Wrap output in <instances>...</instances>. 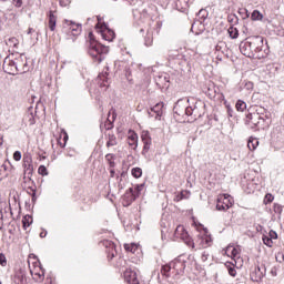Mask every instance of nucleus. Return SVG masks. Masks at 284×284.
Segmentation results:
<instances>
[{
    "label": "nucleus",
    "mask_w": 284,
    "mask_h": 284,
    "mask_svg": "<svg viewBox=\"0 0 284 284\" xmlns=\"http://www.w3.org/2000/svg\"><path fill=\"white\" fill-rule=\"evenodd\" d=\"M187 260L185 256L181 255L171 263L162 266L161 274L166 278H179L183 272H185V267H187Z\"/></svg>",
    "instance_id": "obj_1"
},
{
    "label": "nucleus",
    "mask_w": 284,
    "mask_h": 284,
    "mask_svg": "<svg viewBox=\"0 0 284 284\" xmlns=\"http://www.w3.org/2000/svg\"><path fill=\"white\" fill-rule=\"evenodd\" d=\"M17 61H23L22 64H19L18 62H14L10 57H7L3 60L2 69L6 72V74H11L14 77V74H26L28 72V60L26 55H20Z\"/></svg>",
    "instance_id": "obj_2"
},
{
    "label": "nucleus",
    "mask_w": 284,
    "mask_h": 284,
    "mask_svg": "<svg viewBox=\"0 0 284 284\" xmlns=\"http://www.w3.org/2000/svg\"><path fill=\"white\" fill-rule=\"evenodd\" d=\"M108 52H110L108 47L101 44L97 40H91L89 42L88 53L95 63H101L104 61L105 57H108Z\"/></svg>",
    "instance_id": "obj_3"
},
{
    "label": "nucleus",
    "mask_w": 284,
    "mask_h": 284,
    "mask_svg": "<svg viewBox=\"0 0 284 284\" xmlns=\"http://www.w3.org/2000/svg\"><path fill=\"white\" fill-rule=\"evenodd\" d=\"M189 105L185 106L184 114L186 116H192L194 121L196 119H201L203 114H205V102L201 100H196L194 98H191L187 100Z\"/></svg>",
    "instance_id": "obj_4"
},
{
    "label": "nucleus",
    "mask_w": 284,
    "mask_h": 284,
    "mask_svg": "<svg viewBox=\"0 0 284 284\" xmlns=\"http://www.w3.org/2000/svg\"><path fill=\"white\" fill-rule=\"evenodd\" d=\"M252 43H263V37L254 36L248 38L247 41H243L240 43V52L248 59H252V57H254L252 53Z\"/></svg>",
    "instance_id": "obj_5"
},
{
    "label": "nucleus",
    "mask_w": 284,
    "mask_h": 284,
    "mask_svg": "<svg viewBox=\"0 0 284 284\" xmlns=\"http://www.w3.org/2000/svg\"><path fill=\"white\" fill-rule=\"evenodd\" d=\"M234 205V197L231 196L230 194H222L219 195L217 201H216V210L219 212H225L230 210Z\"/></svg>",
    "instance_id": "obj_6"
},
{
    "label": "nucleus",
    "mask_w": 284,
    "mask_h": 284,
    "mask_svg": "<svg viewBox=\"0 0 284 284\" xmlns=\"http://www.w3.org/2000/svg\"><path fill=\"white\" fill-rule=\"evenodd\" d=\"M175 236H178V239H181L182 241H184L185 245H187V247H192V250H194V241L192 240V237H190V234L187 233V231H185V227H183L182 225H179L175 229Z\"/></svg>",
    "instance_id": "obj_7"
},
{
    "label": "nucleus",
    "mask_w": 284,
    "mask_h": 284,
    "mask_svg": "<svg viewBox=\"0 0 284 284\" xmlns=\"http://www.w3.org/2000/svg\"><path fill=\"white\" fill-rule=\"evenodd\" d=\"M63 30L64 32H67V34H72V37H79V34H81L82 26L80 23L67 20Z\"/></svg>",
    "instance_id": "obj_8"
},
{
    "label": "nucleus",
    "mask_w": 284,
    "mask_h": 284,
    "mask_svg": "<svg viewBox=\"0 0 284 284\" xmlns=\"http://www.w3.org/2000/svg\"><path fill=\"white\" fill-rule=\"evenodd\" d=\"M34 171V168L32 166V160H24V183L27 185H34V181H32V172Z\"/></svg>",
    "instance_id": "obj_9"
},
{
    "label": "nucleus",
    "mask_w": 284,
    "mask_h": 284,
    "mask_svg": "<svg viewBox=\"0 0 284 284\" xmlns=\"http://www.w3.org/2000/svg\"><path fill=\"white\" fill-rule=\"evenodd\" d=\"M265 274H267V268L264 264L255 266L254 271L251 273V278L255 283H258L263 281L265 277Z\"/></svg>",
    "instance_id": "obj_10"
},
{
    "label": "nucleus",
    "mask_w": 284,
    "mask_h": 284,
    "mask_svg": "<svg viewBox=\"0 0 284 284\" xmlns=\"http://www.w3.org/2000/svg\"><path fill=\"white\" fill-rule=\"evenodd\" d=\"M100 34L104 41L112 42L116 38V33L110 28H108V24L103 23L100 27Z\"/></svg>",
    "instance_id": "obj_11"
},
{
    "label": "nucleus",
    "mask_w": 284,
    "mask_h": 284,
    "mask_svg": "<svg viewBox=\"0 0 284 284\" xmlns=\"http://www.w3.org/2000/svg\"><path fill=\"white\" fill-rule=\"evenodd\" d=\"M246 119H248V123L252 125V128H261L262 125H265V118L258 114L248 113Z\"/></svg>",
    "instance_id": "obj_12"
},
{
    "label": "nucleus",
    "mask_w": 284,
    "mask_h": 284,
    "mask_svg": "<svg viewBox=\"0 0 284 284\" xmlns=\"http://www.w3.org/2000/svg\"><path fill=\"white\" fill-rule=\"evenodd\" d=\"M139 199V194L134 192V189L130 187L123 195V205L124 207H128L129 205H132L134 201Z\"/></svg>",
    "instance_id": "obj_13"
},
{
    "label": "nucleus",
    "mask_w": 284,
    "mask_h": 284,
    "mask_svg": "<svg viewBox=\"0 0 284 284\" xmlns=\"http://www.w3.org/2000/svg\"><path fill=\"white\" fill-rule=\"evenodd\" d=\"M141 139H142V143L144 144L142 154H143V156H145V154H148V152H150V148L152 145V138L150 136V132L142 131Z\"/></svg>",
    "instance_id": "obj_14"
},
{
    "label": "nucleus",
    "mask_w": 284,
    "mask_h": 284,
    "mask_svg": "<svg viewBox=\"0 0 284 284\" xmlns=\"http://www.w3.org/2000/svg\"><path fill=\"white\" fill-rule=\"evenodd\" d=\"M104 247H106V254L109 261H112L114 256H116V244L110 240H104L103 242Z\"/></svg>",
    "instance_id": "obj_15"
},
{
    "label": "nucleus",
    "mask_w": 284,
    "mask_h": 284,
    "mask_svg": "<svg viewBox=\"0 0 284 284\" xmlns=\"http://www.w3.org/2000/svg\"><path fill=\"white\" fill-rule=\"evenodd\" d=\"M191 3H194V0H176L175 8L179 10V12L187 13Z\"/></svg>",
    "instance_id": "obj_16"
},
{
    "label": "nucleus",
    "mask_w": 284,
    "mask_h": 284,
    "mask_svg": "<svg viewBox=\"0 0 284 284\" xmlns=\"http://www.w3.org/2000/svg\"><path fill=\"white\" fill-rule=\"evenodd\" d=\"M124 280L130 284H139V278L136 277V272L132 271V268H126L124 271Z\"/></svg>",
    "instance_id": "obj_17"
},
{
    "label": "nucleus",
    "mask_w": 284,
    "mask_h": 284,
    "mask_svg": "<svg viewBox=\"0 0 284 284\" xmlns=\"http://www.w3.org/2000/svg\"><path fill=\"white\" fill-rule=\"evenodd\" d=\"M128 143L132 150H136V148H139V135L134 132H130L128 136Z\"/></svg>",
    "instance_id": "obj_18"
},
{
    "label": "nucleus",
    "mask_w": 284,
    "mask_h": 284,
    "mask_svg": "<svg viewBox=\"0 0 284 284\" xmlns=\"http://www.w3.org/2000/svg\"><path fill=\"white\" fill-rule=\"evenodd\" d=\"M254 114H257V116H263L264 121H270V119H272V113L263 106H257Z\"/></svg>",
    "instance_id": "obj_19"
},
{
    "label": "nucleus",
    "mask_w": 284,
    "mask_h": 284,
    "mask_svg": "<svg viewBox=\"0 0 284 284\" xmlns=\"http://www.w3.org/2000/svg\"><path fill=\"white\" fill-rule=\"evenodd\" d=\"M49 30H51V32H54V30L57 29V16H54L53 11H49Z\"/></svg>",
    "instance_id": "obj_20"
},
{
    "label": "nucleus",
    "mask_w": 284,
    "mask_h": 284,
    "mask_svg": "<svg viewBox=\"0 0 284 284\" xmlns=\"http://www.w3.org/2000/svg\"><path fill=\"white\" fill-rule=\"evenodd\" d=\"M162 108H163V104L161 103L155 104L149 112V115L154 116L155 114V119H161V115L163 114V112L161 111ZM152 112H154V114H152Z\"/></svg>",
    "instance_id": "obj_21"
},
{
    "label": "nucleus",
    "mask_w": 284,
    "mask_h": 284,
    "mask_svg": "<svg viewBox=\"0 0 284 284\" xmlns=\"http://www.w3.org/2000/svg\"><path fill=\"white\" fill-rule=\"evenodd\" d=\"M98 83L100 88H108L110 85L108 83V72H104L98 75Z\"/></svg>",
    "instance_id": "obj_22"
},
{
    "label": "nucleus",
    "mask_w": 284,
    "mask_h": 284,
    "mask_svg": "<svg viewBox=\"0 0 284 284\" xmlns=\"http://www.w3.org/2000/svg\"><path fill=\"white\" fill-rule=\"evenodd\" d=\"M28 194L31 195V201L34 203L37 201V186L34 184H28Z\"/></svg>",
    "instance_id": "obj_23"
},
{
    "label": "nucleus",
    "mask_w": 284,
    "mask_h": 284,
    "mask_svg": "<svg viewBox=\"0 0 284 284\" xmlns=\"http://www.w3.org/2000/svg\"><path fill=\"white\" fill-rule=\"evenodd\" d=\"M24 121L29 125H34V123H37V120H34V113H32V109H29L28 113L24 116Z\"/></svg>",
    "instance_id": "obj_24"
},
{
    "label": "nucleus",
    "mask_w": 284,
    "mask_h": 284,
    "mask_svg": "<svg viewBox=\"0 0 284 284\" xmlns=\"http://www.w3.org/2000/svg\"><path fill=\"white\" fill-rule=\"evenodd\" d=\"M152 43H154V37H152V30L149 29L146 31V37L144 38V45H146V48H150Z\"/></svg>",
    "instance_id": "obj_25"
},
{
    "label": "nucleus",
    "mask_w": 284,
    "mask_h": 284,
    "mask_svg": "<svg viewBox=\"0 0 284 284\" xmlns=\"http://www.w3.org/2000/svg\"><path fill=\"white\" fill-rule=\"evenodd\" d=\"M247 148L251 150V152H254L256 148H258V139L256 138H250L247 142Z\"/></svg>",
    "instance_id": "obj_26"
},
{
    "label": "nucleus",
    "mask_w": 284,
    "mask_h": 284,
    "mask_svg": "<svg viewBox=\"0 0 284 284\" xmlns=\"http://www.w3.org/2000/svg\"><path fill=\"white\" fill-rule=\"evenodd\" d=\"M16 284H27L28 278L23 275V273H17L14 276Z\"/></svg>",
    "instance_id": "obj_27"
},
{
    "label": "nucleus",
    "mask_w": 284,
    "mask_h": 284,
    "mask_svg": "<svg viewBox=\"0 0 284 284\" xmlns=\"http://www.w3.org/2000/svg\"><path fill=\"white\" fill-rule=\"evenodd\" d=\"M4 43L8 48H17L19 45V40L17 38H8L4 39Z\"/></svg>",
    "instance_id": "obj_28"
},
{
    "label": "nucleus",
    "mask_w": 284,
    "mask_h": 284,
    "mask_svg": "<svg viewBox=\"0 0 284 284\" xmlns=\"http://www.w3.org/2000/svg\"><path fill=\"white\" fill-rule=\"evenodd\" d=\"M119 141L116 140V135L109 134V139L106 141V148H114V145H118Z\"/></svg>",
    "instance_id": "obj_29"
},
{
    "label": "nucleus",
    "mask_w": 284,
    "mask_h": 284,
    "mask_svg": "<svg viewBox=\"0 0 284 284\" xmlns=\"http://www.w3.org/2000/svg\"><path fill=\"white\" fill-rule=\"evenodd\" d=\"M235 108L237 112H245V110H247V104L243 100H237Z\"/></svg>",
    "instance_id": "obj_30"
},
{
    "label": "nucleus",
    "mask_w": 284,
    "mask_h": 284,
    "mask_svg": "<svg viewBox=\"0 0 284 284\" xmlns=\"http://www.w3.org/2000/svg\"><path fill=\"white\" fill-rule=\"evenodd\" d=\"M209 14L210 13L205 9H201L197 12V19H199L200 23H203V21H205V19H207Z\"/></svg>",
    "instance_id": "obj_31"
},
{
    "label": "nucleus",
    "mask_w": 284,
    "mask_h": 284,
    "mask_svg": "<svg viewBox=\"0 0 284 284\" xmlns=\"http://www.w3.org/2000/svg\"><path fill=\"white\" fill-rule=\"evenodd\" d=\"M227 32L231 39H239V29L234 28V26H231Z\"/></svg>",
    "instance_id": "obj_32"
},
{
    "label": "nucleus",
    "mask_w": 284,
    "mask_h": 284,
    "mask_svg": "<svg viewBox=\"0 0 284 284\" xmlns=\"http://www.w3.org/2000/svg\"><path fill=\"white\" fill-rule=\"evenodd\" d=\"M252 21H263V13L258 10H254L251 14Z\"/></svg>",
    "instance_id": "obj_33"
},
{
    "label": "nucleus",
    "mask_w": 284,
    "mask_h": 284,
    "mask_svg": "<svg viewBox=\"0 0 284 284\" xmlns=\"http://www.w3.org/2000/svg\"><path fill=\"white\" fill-rule=\"evenodd\" d=\"M22 224H23V229H24V230H28V227H30V225H32V216L26 215V216L22 219Z\"/></svg>",
    "instance_id": "obj_34"
},
{
    "label": "nucleus",
    "mask_w": 284,
    "mask_h": 284,
    "mask_svg": "<svg viewBox=\"0 0 284 284\" xmlns=\"http://www.w3.org/2000/svg\"><path fill=\"white\" fill-rule=\"evenodd\" d=\"M131 174L134 179H141L143 176V170L141 168H133Z\"/></svg>",
    "instance_id": "obj_35"
},
{
    "label": "nucleus",
    "mask_w": 284,
    "mask_h": 284,
    "mask_svg": "<svg viewBox=\"0 0 284 284\" xmlns=\"http://www.w3.org/2000/svg\"><path fill=\"white\" fill-rule=\"evenodd\" d=\"M105 161H108L109 166H110L111 169L114 168V165H115V163H114V154L108 153V154L105 155Z\"/></svg>",
    "instance_id": "obj_36"
},
{
    "label": "nucleus",
    "mask_w": 284,
    "mask_h": 284,
    "mask_svg": "<svg viewBox=\"0 0 284 284\" xmlns=\"http://www.w3.org/2000/svg\"><path fill=\"white\" fill-rule=\"evenodd\" d=\"M226 268L230 276H233V277L236 276V267H234V264L232 263L226 264Z\"/></svg>",
    "instance_id": "obj_37"
},
{
    "label": "nucleus",
    "mask_w": 284,
    "mask_h": 284,
    "mask_svg": "<svg viewBox=\"0 0 284 284\" xmlns=\"http://www.w3.org/2000/svg\"><path fill=\"white\" fill-rule=\"evenodd\" d=\"M261 45H263V43H251V52L254 57V52H261Z\"/></svg>",
    "instance_id": "obj_38"
},
{
    "label": "nucleus",
    "mask_w": 284,
    "mask_h": 284,
    "mask_svg": "<svg viewBox=\"0 0 284 284\" xmlns=\"http://www.w3.org/2000/svg\"><path fill=\"white\" fill-rule=\"evenodd\" d=\"M264 245H266L267 247H272V245H274V242L272 241V237L264 235L262 239Z\"/></svg>",
    "instance_id": "obj_39"
},
{
    "label": "nucleus",
    "mask_w": 284,
    "mask_h": 284,
    "mask_svg": "<svg viewBox=\"0 0 284 284\" xmlns=\"http://www.w3.org/2000/svg\"><path fill=\"white\" fill-rule=\"evenodd\" d=\"M136 244H124V250L134 254L136 252Z\"/></svg>",
    "instance_id": "obj_40"
},
{
    "label": "nucleus",
    "mask_w": 284,
    "mask_h": 284,
    "mask_svg": "<svg viewBox=\"0 0 284 284\" xmlns=\"http://www.w3.org/2000/svg\"><path fill=\"white\" fill-rule=\"evenodd\" d=\"M38 174H40L41 176H48V169L45 168V165L39 166Z\"/></svg>",
    "instance_id": "obj_41"
},
{
    "label": "nucleus",
    "mask_w": 284,
    "mask_h": 284,
    "mask_svg": "<svg viewBox=\"0 0 284 284\" xmlns=\"http://www.w3.org/2000/svg\"><path fill=\"white\" fill-rule=\"evenodd\" d=\"M145 187L144 184H138L135 186V189H133V192H135V194H138V196L141 194V192H143V189Z\"/></svg>",
    "instance_id": "obj_42"
},
{
    "label": "nucleus",
    "mask_w": 284,
    "mask_h": 284,
    "mask_svg": "<svg viewBox=\"0 0 284 284\" xmlns=\"http://www.w3.org/2000/svg\"><path fill=\"white\" fill-rule=\"evenodd\" d=\"M229 23H239V17L236 14H230L227 17Z\"/></svg>",
    "instance_id": "obj_43"
},
{
    "label": "nucleus",
    "mask_w": 284,
    "mask_h": 284,
    "mask_svg": "<svg viewBox=\"0 0 284 284\" xmlns=\"http://www.w3.org/2000/svg\"><path fill=\"white\" fill-rule=\"evenodd\" d=\"M273 211L275 212V214H282L283 206L281 204H274Z\"/></svg>",
    "instance_id": "obj_44"
},
{
    "label": "nucleus",
    "mask_w": 284,
    "mask_h": 284,
    "mask_svg": "<svg viewBox=\"0 0 284 284\" xmlns=\"http://www.w3.org/2000/svg\"><path fill=\"white\" fill-rule=\"evenodd\" d=\"M231 258H239V248L234 247L232 248Z\"/></svg>",
    "instance_id": "obj_45"
},
{
    "label": "nucleus",
    "mask_w": 284,
    "mask_h": 284,
    "mask_svg": "<svg viewBox=\"0 0 284 284\" xmlns=\"http://www.w3.org/2000/svg\"><path fill=\"white\" fill-rule=\"evenodd\" d=\"M207 258H210V253H207L206 251H204L201 255V261L202 263H205L207 261Z\"/></svg>",
    "instance_id": "obj_46"
},
{
    "label": "nucleus",
    "mask_w": 284,
    "mask_h": 284,
    "mask_svg": "<svg viewBox=\"0 0 284 284\" xmlns=\"http://www.w3.org/2000/svg\"><path fill=\"white\" fill-rule=\"evenodd\" d=\"M58 142L60 143V148H65V143H68V133H63V143H61L60 141Z\"/></svg>",
    "instance_id": "obj_47"
},
{
    "label": "nucleus",
    "mask_w": 284,
    "mask_h": 284,
    "mask_svg": "<svg viewBox=\"0 0 284 284\" xmlns=\"http://www.w3.org/2000/svg\"><path fill=\"white\" fill-rule=\"evenodd\" d=\"M233 247L234 246H232V245L226 246V248H225L226 256L232 257V250H233Z\"/></svg>",
    "instance_id": "obj_48"
},
{
    "label": "nucleus",
    "mask_w": 284,
    "mask_h": 284,
    "mask_svg": "<svg viewBox=\"0 0 284 284\" xmlns=\"http://www.w3.org/2000/svg\"><path fill=\"white\" fill-rule=\"evenodd\" d=\"M183 199H184L183 192H181L180 194L174 196L175 203H179L180 201H183Z\"/></svg>",
    "instance_id": "obj_49"
},
{
    "label": "nucleus",
    "mask_w": 284,
    "mask_h": 284,
    "mask_svg": "<svg viewBox=\"0 0 284 284\" xmlns=\"http://www.w3.org/2000/svg\"><path fill=\"white\" fill-rule=\"evenodd\" d=\"M265 201L266 203H272V201H274V195H272L271 193H267L265 195Z\"/></svg>",
    "instance_id": "obj_50"
},
{
    "label": "nucleus",
    "mask_w": 284,
    "mask_h": 284,
    "mask_svg": "<svg viewBox=\"0 0 284 284\" xmlns=\"http://www.w3.org/2000/svg\"><path fill=\"white\" fill-rule=\"evenodd\" d=\"M268 239H274V240H276V239H278V234H276V231H270V233H268Z\"/></svg>",
    "instance_id": "obj_51"
},
{
    "label": "nucleus",
    "mask_w": 284,
    "mask_h": 284,
    "mask_svg": "<svg viewBox=\"0 0 284 284\" xmlns=\"http://www.w3.org/2000/svg\"><path fill=\"white\" fill-rule=\"evenodd\" d=\"M13 159H14V161H21V153H20V151H16L13 153Z\"/></svg>",
    "instance_id": "obj_52"
},
{
    "label": "nucleus",
    "mask_w": 284,
    "mask_h": 284,
    "mask_svg": "<svg viewBox=\"0 0 284 284\" xmlns=\"http://www.w3.org/2000/svg\"><path fill=\"white\" fill-rule=\"evenodd\" d=\"M13 6H16V8H21V6H23V0H13Z\"/></svg>",
    "instance_id": "obj_53"
},
{
    "label": "nucleus",
    "mask_w": 284,
    "mask_h": 284,
    "mask_svg": "<svg viewBox=\"0 0 284 284\" xmlns=\"http://www.w3.org/2000/svg\"><path fill=\"white\" fill-rule=\"evenodd\" d=\"M125 176H128V173L125 171H123L121 173V178H120V182H119V187H123V184H121V181H122V179H125Z\"/></svg>",
    "instance_id": "obj_54"
},
{
    "label": "nucleus",
    "mask_w": 284,
    "mask_h": 284,
    "mask_svg": "<svg viewBox=\"0 0 284 284\" xmlns=\"http://www.w3.org/2000/svg\"><path fill=\"white\" fill-rule=\"evenodd\" d=\"M7 264H8V261L6 260V255L1 254V266L6 267Z\"/></svg>",
    "instance_id": "obj_55"
},
{
    "label": "nucleus",
    "mask_w": 284,
    "mask_h": 284,
    "mask_svg": "<svg viewBox=\"0 0 284 284\" xmlns=\"http://www.w3.org/2000/svg\"><path fill=\"white\" fill-rule=\"evenodd\" d=\"M227 108V114L229 116H232V114H234V110L232 109V106H230L229 104H226Z\"/></svg>",
    "instance_id": "obj_56"
},
{
    "label": "nucleus",
    "mask_w": 284,
    "mask_h": 284,
    "mask_svg": "<svg viewBox=\"0 0 284 284\" xmlns=\"http://www.w3.org/2000/svg\"><path fill=\"white\" fill-rule=\"evenodd\" d=\"M36 276H38L37 281H43L44 273H36Z\"/></svg>",
    "instance_id": "obj_57"
},
{
    "label": "nucleus",
    "mask_w": 284,
    "mask_h": 284,
    "mask_svg": "<svg viewBox=\"0 0 284 284\" xmlns=\"http://www.w3.org/2000/svg\"><path fill=\"white\" fill-rule=\"evenodd\" d=\"M203 241H205V245H203V247H207V245L212 243V240H210L209 237H204Z\"/></svg>",
    "instance_id": "obj_58"
},
{
    "label": "nucleus",
    "mask_w": 284,
    "mask_h": 284,
    "mask_svg": "<svg viewBox=\"0 0 284 284\" xmlns=\"http://www.w3.org/2000/svg\"><path fill=\"white\" fill-rule=\"evenodd\" d=\"M240 14H246V17H250V11H247V9H241Z\"/></svg>",
    "instance_id": "obj_59"
},
{
    "label": "nucleus",
    "mask_w": 284,
    "mask_h": 284,
    "mask_svg": "<svg viewBox=\"0 0 284 284\" xmlns=\"http://www.w3.org/2000/svg\"><path fill=\"white\" fill-rule=\"evenodd\" d=\"M110 174H111V178L114 179V174H115L114 168H112V169L110 170Z\"/></svg>",
    "instance_id": "obj_60"
},
{
    "label": "nucleus",
    "mask_w": 284,
    "mask_h": 284,
    "mask_svg": "<svg viewBox=\"0 0 284 284\" xmlns=\"http://www.w3.org/2000/svg\"><path fill=\"white\" fill-rule=\"evenodd\" d=\"M45 236H48V232H45V233H40V239H45Z\"/></svg>",
    "instance_id": "obj_61"
},
{
    "label": "nucleus",
    "mask_w": 284,
    "mask_h": 284,
    "mask_svg": "<svg viewBox=\"0 0 284 284\" xmlns=\"http://www.w3.org/2000/svg\"><path fill=\"white\" fill-rule=\"evenodd\" d=\"M174 112L175 114H179V116H181V112H179V106H174Z\"/></svg>",
    "instance_id": "obj_62"
},
{
    "label": "nucleus",
    "mask_w": 284,
    "mask_h": 284,
    "mask_svg": "<svg viewBox=\"0 0 284 284\" xmlns=\"http://www.w3.org/2000/svg\"><path fill=\"white\" fill-rule=\"evenodd\" d=\"M32 32H34V29L29 28L27 34H32Z\"/></svg>",
    "instance_id": "obj_63"
},
{
    "label": "nucleus",
    "mask_w": 284,
    "mask_h": 284,
    "mask_svg": "<svg viewBox=\"0 0 284 284\" xmlns=\"http://www.w3.org/2000/svg\"><path fill=\"white\" fill-rule=\"evenodd\" d=\"M247 88H254V84L252 82L246 83Z\"/></svg>",
    "instance_id": "obj_64"
}]
</instances>
